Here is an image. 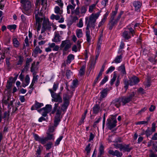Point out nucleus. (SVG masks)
<instances>
[{
    "label": "nucleus",
    "instance_id": "1",
    "mask_svg": "<svg viewBox=\"0 0 157 157\" xmlns=\"http://www.w3.org/2000/svg\"><path fill=\"white\" fill-rule=\"evenodd\" d=\"M21 2L22 5V12L27 15H30L33 10V3L29 0Z\"/></svg>",
    "mask_w": 157,
    "mask_h": 157
},
{
    "label": "nucleus",
    "instance_id": "2",
    "mask_svg": "<svg viewBox=\"0 0 157 157\" xmlns=\"http://www.w3.org/2000/svg\"><path fill=\"white\" fill-rule=\"evenodd\" d=\"M35 15L36 23H35V28L37 29V31H40L41 27V23L43 21V19L42 17H40L39 16H41L42 13L39 12V9L36 10L35 11Z\"/></svg>",
    "mask_w": 157,
    "mask_h": 157
},
{
    "label": "nucleus",
    "instance_id": "3",
    "mask_svg": "<svg viewBox=\"0 0 157 157\" xmlns=\"http://www.w3.org/2000/svg\"><path fill=\"white\" fill-rule=\"evenodd\" d=\"M50 92L51 96L52 98V101L55 102H58L59 103H61L62 102L63 100L61 96V92L56 93L54 92L52 90L50 89H49Z\"/></svg>",
    "mask_w": 157,
    "mask_h": 157
},
{
    "label": "nucleus",
    "instance_id": "4",
    "mask_svg": "<svg viewBox=\"0 0 157 157\" xmlns=\"http://www.w3.org/2000/svg\"><path fill=\"white\" fill-rule=\"evenodd\" d=\"M71 44L70 41L66 40L62 41L60 47L63 52L67 51L71 47Z\"/></svg>",
    "mask_w": 157,
    "mask_h": 157
},
{
    "label": "nucleus",
    "instance_id": "5",
    "mask_svg": "<svg viewBox=\"0 0 157 157\" xmlns=\"http://www.w3.org/2000/svg\"><path fill=\"white\" fill-rule=\"evenodd\" d=\"M42 26L41 28V33H44L47 29L50 30L51 28V23L48 19H44L43 20Z\"/></svg>",
    "mask_w": 157,
    "mask_h": 157
},
{
    "label": "nucleus",
    "instance_id": "6",
    "mask_svg": "<svg viewBox=\"0 0 157 157\" xmlns=\"http://www.w3.org/2000/svg\"><path fill=\"white\" fill-rule=\"evenodd\" d=\"M117 123V121L116 119L111 118L107 119L106 125L109 129L111 130L116 126Z\"/></svg>",
    "mask_w": 157,
    "mask_h": 157
},
{
    "label": "nucleus",
    "instance_id": "7",
    "mask_svg": "<svg viewBox=\"0 0 157 157\" xmlns=\"http://www.w3.org/2000/svg\"><path fill=\"white\" fill-rule=\"evenodd\" d=\"M52 109V106L51 105H47L45 107L39 110L38 111L41 113L42 112V115L45 117L47 116V114L51 111Z\"/></svg>",
    "mask_w": 157,
    "mask_h": 157
},
{
    "label": "nucleus",
    "instance_id": "8",
    "mask_svg": "<svg viewBox=\"0 0 157 157\" xmlns=\"http://www.w3.org/2000/svg\"><path fill=\"white\" fill-rule=\"evenodd\" d=\"M134 96V93L131 94L129 96H123L120 97L122 105H124L126 104L129 102L133 98Z\"/></svg>",
    "mask_w": 157,
    "mask_h": 157
},
{
    "label": "nucleus",
    "instance_id": "9",
    "mask_svg": "<svg viewBox=\"0 0 157 157\" xmlns=\"http://www.w3.org/2000/svg\"><path fill=\"white\" fill-rule=\"evenodd\" d=\"M96 23L91 21L88 20V18L86 17L85 19V24L86 25V29L90 30V28H91L93 29L95 28Z\"/></svg>",
    "mask_w": 157,
    "mask_h": 157
},
{
    "label": "nucleus",
    "instance_id": "10",
    "mask_svg": "<svg viewBox=\"0 0 157 157\" xmlns=\"http://www.w3.org/2000/svg\"><path fill=\"white\" fill-rule=\"evenodd\" d=\"M122 103L120 97L116 98L113 100L111 103V105L113 106H115L117 108H119L121 105Z\"/></svg>",
    "mask_w": 157,
    "mask_h": 157
},
{
    "label": "nucleus",
    "instance_id": "11",
    "mask_svg": "<svg viewBox=\"0 0 157 157\" xmlns=\"http://www.w3.org/2000/svg\"><path fill=\"white\" fill-rule=\"evenodd\" d=\"M100 15V12L96 13H93L90 16L88 20L96 23V20Z\"/></svg>",
    "mask_w": 157,
    "mask_h": 157
},
{
    "label": "nucleus",
    "instance_id": "12",
    "mask_svg": "<svg viewBox=\"0 0 157 157\" xmlns=\"http://www.w3.org/2000/svg\"><path fill=\"white\" fill-rule=\"evenodd\" d=\"M132 149V147H130L129 144H122L120 151H123V152H129Z\"/></svg>",
    "mask_w": 157,
    "mask_h": 157
},
{
    "label": "nucleus",
    "instance_id": "13",
    "mask_svg": "<svg viewBox=\"0 0 157 157\" xmlns=\"http://www.w3.org/2000/svg\"><path fill=\"white\" fill-rule=\"evenodd\" d=\"M139 82V78L137 77L134 76L129 79V85L133 86L137 84Z\"/></svg>",
    "mask_w": 157,
    "mask_h": 157
},
{
    "label": "nucleus",
    "instance_id": "14",
    "mask_svg": "<svg viewBox=\"0 0 157 157\" xmlns=\"http://www.w3.org/2000/svg\"><path fill=\"white\" fill-rule=\"evenodd\" d=\"M109 153L113 156H115L117 157H121L123 154L118 150H116L114 151L112 150H110L108 151Z\"/></svg>",
    "mask_w": 157,
    "mask_h": 157
},
{
    "label": "nucleus",
    "instance_id": "15",
    "mask_svg": "<svg viewBox=\"0 0 157 157\" xmlns=\"http://www.w3.org/2000/svg\"><path fill=\"white\" fill-rule=\"evenodd\" d=\"M118 21L117 20L114 21L110 20L107 25L108 29L110 30H111L113 27L117 24Z\"/></svg>",
    "mask_w": 157,
    "mask_h": 157
},
{
    "label": "nucleus",
    "instance_id": "16",
    "mask_svg": "<svg viewBox=\"0 0 157 157\" xmlns=\"http://www.w3.org/2000/svg\"><path fill=\"white\" fill-rule=\"evenodd\" d=\"M108 91V89L107 88L103 90L100 93V99H102L105 98L107 95Z\"/></svg>",
    "mask_w": 157,
    "mask_h": 157
},
{
    "label": "nucleus",
    "instance_id": "17",
    "mask_svg": "<svg viewBox=\"0 0 157 157\" xmlns=\"http://www.w3.org/2000/svg\"><path fill=\"white\" fill-rule=\"evenodd\" d=\"M123 58V54L121 53L119 56H117L112 62V63H121L122 61Z\"/></svg>",
    "mask_w": 157,
    "mask_h": 157
},
{
    "label": "nucleus",
    "instance_id": "18",
    "mask_svg": "<svg viewBox=\"0 0 157 157\" xmlns=\"http://www.w3.org/2000/svg\"><path fill=\"white\" fill-rule=\"evenodd\" d=\"M133 5L135 8V10H138L142 6V3L138 1H135L133 2Z\"/></svg>",
    "mask_w": 157,
    "mask_h": 157
},
{
    "label": "nucleus",
    "instance_id": "19",
    "mask_svg": "<svg viewBox=\"0 0 157 157\" xmlns=\"http://www.w3.org/2000/svg\"><path fill=\"white\" fill-rule=\"evenodd\" d=\"M123 37L126 40H128L131 38V34L129 31H125L122 34Z\"/></svg>",
    "mask_w": 157,
    "mask_h": 157
},
{
    "label": "nucleus",
    "instance_id": "20",
    "mask_svg": "<svg viewBox=\"0 0 157 157\" xmlns=\"http://www.w3.org/2000/svg\"><path fill=\"white\" fill-rule=\"evenodd\" d=\"M60 36L58 32H55L54 37L52 41L55 42H58L61 41Z\"/></svg>",
    "mask_w": 157,
    "mask_h": 157
},
{
    "label": "nucleus",
    "instance_id": "21",
    "mask_svg": "<svg viewBox=\"0 0 157 157\" xmlns=\"http://www.w3.org/2000/svg\"><path fill=\"white\" fill-rule=\"evenodd\" d=\"M55 13L59 15H61L63 12V8L58 6H56L54 8Z\"/></svg>",
    "mask_w": 157,
    "mask_h": 157
},
{
    "label": "nucleus",
    "instance_id": "22",
    "mask_svg": "<svg viewBox=\"0 0 157 157\" xmlns=\"http://www.w3.org/2000/svg\"><path fill=\"white\" fill-rule=\"evenodd\" d=\"M75 58V56L72 54H69L67 57V59L66 60V63L67 64L71 63L72 61Z\"/></svg>",
    "mask_w": 157,
    "mask_h": 157
},
{
    "label": "nucleus",
    "instance_id": "23",
    "mask_svg": "<svg viewBox=\"0 0 157 157\" xmlns=\"http://www.w3.org/2000/svg\"><path fill=\"white\" fill-rule=\"evenodd\" d=\"M69 104V102H63V104L61 105V110L62 111L64 112H66Z\"/></svg>",
    "mask_w": 157,
    "mask_h": 157
},
{
    "label": "nucleus",
    "instance_id": "24",
    "mask_svg": "<svg viewBox=\"0 0 157 157\" xmlns=\"http://www.w3.org/2000/svg\"><path fill=\"white\" fill-rule=\"evenodd\" d=\"M86 41L88 43H90L92 38L90 35V30L86 29Z\"/></svg>",
    "mask_w": 157,
    "mask_h": 157
},
{
    "label": "nucleus",
    "instance_id": "25",
    "mask_svg": "<svg viewBox=\"0 0 157 157\" xmlns=\"http://www.w3.org/2000/svg\"><path fill=\"white\" fill-rule=\"evenodd\" d=\"M93 110L94 113H98L100 110V107L99 105L98 104L95 105L93 108Z\"/></svg>",
    "mask_w": 157,
    "mask_h": 157
},
{
    "label": "nucleus",
    "instance_id": "26",
    "mask_svg": "<svg viewBox=\"0 0 157 157\" xmlns=\"http://www.w3.org/2000/svg\"><path fill=\"white\" fill-rule=\"evenodd\" d=\"M80 14H84L86 12L87 7L85 5L81 6L79 7Z\"/></svg>",
    "mask_w": 157,
    "mask_h": 157
},
{
    "label": "nucleus",
    "instance_id": "27",
    "mask_svg": "<svg viewBox=\"0 0 157 157\" xmlns=\"http://www.w3.org/2000/svg\"><path fill=\"white\" fill-rule=\"evenodd\" d=\"M75 6L76 5H72L71 4H69L67 6V13L70 14L71 13L70 10H71V12L73 11L74 10Z\"/></svg>",
    "mask_w": 157,
    "mask_h": 157
},
{
    "label": "nucleus",
    "instance_id": "28",
    "mask_svg": "<svg viewBox=\"0 0 157 157\" xmlns=\"http://www.w3.org/2000/svg\"><path fill=\"white\" fill-rule=\"evenodd\" d=\"M99 149V155H98V157H101V155L104 153V147L102 143L100 144Z\"/></svg>",
    "mask_w": 157,
    "mask_h": 157
},
{
    "label": "nucleus",
    "instance_id": "29",
    "mask_svg": "<svg viewBox=\"0 0 157 157\" xmlns=\"http://www.w3.org/2000/svg\"><path fill=\"white\" fill-rule=\"evenodd\" d=\"M76 34L77 37L78 38H80L83 36V32L82 29H77L76 30Z\"/></svg>",
    "mask_w": 157,
    "mask_h": 157
},
{
    "label": "nucleus",
    "instance_id": "30",
    "mask_svg": "<svg viewBox=\"0 0 157 157\" xmlns=\"http://www.w3.org/2000/svg\"><path fill=\"white\" fill-rule=\"evenodd\" d=\"M70 98L69 95L68 93L63 94V102H69V99Z\"/></svg>",
    "mask_w": 157,
    "mask_h": 157
},
{
    "label": "nucleus",
    "instance_id": "31",
    "mask_svg": "<svg viewBox=\"0 0 157 157\" xmlns=\"http://www.w3.org/2000/svg\"><path fill=\"white\" fill-rule=\"evenodd\" d=\"M86 70V66H82L79 71V75L80 76H82L84 75L85 72Z\"/></svg>",
    "mask_w": 157,
    "mask_h": 157
},
{
    "label": "nucleus",
    "instance_id": "32",
    "mask_svg": "<svg viewBox=\"0 0 157 157\" xmlns=\"http://www.w3.org/2000/svg\"><path fill=\"white\" fill-rule=\"evenodd\" d=\"M42 52V51L40 49L39 46H36L35 49L34 50L33 52V53L36 55L35 57L36 56V55L38 54V53H41Z\"/></svg>",
    "mask_w": 157,
    "mask_h": 157
},
{
    "label": "nucleus",
    "instance_id": "33",
    "mask_svg": "<svg viewBox=\"0 0 157 157\" xmlns=\"http://www.w3.org/2000/svg\"><path fill=\"white\" fill-rule=\"evenodd\" d=\"M10 97L8 96L7 98L4 97L2 99V102L5 105H7L8 104L9 101L10 100Z\"/></svg>",
    "mask_w": 157,
    "mask_h": 157
},
{
    "label": "nucleus",
    "instance_id": "34",
    "mask_svg": "<svg viewBox=\"0 0 157 157\" xmlns=\"http://www.w3.org/2000/svg\"><path fill=\"white\" fill-rule=\"evenodd\" d=\"M50 133L49 132H47V136L46 137L48 141L51 140H54V139L55 138L54 136V134Z\"/></svg>",
    "mask_w": 157,
    "mask_h": 157
},
{
    "label": "nucleus",
    "instance_id": "35",
    "mask_svg": "<svg viewBox=\"0 0 157 157\" xmlns=\"http://www.w3.org/2000/svg\"><path fill=\"white\" fill-rule=\"evenodd\" d=\"M62 110H60V108L59 107L58 109H57L55 117L60 118V116L62 113Z\"/></svg>",
    "mask_w": 157,
    "mask_h": 157
},
{
    "label": "nucleus",
    "instance_id": "36",
    "mask_svg": "<svg viewBox=\"0 0 157 157\" xmlns=\"http://www.w3.org/2000/svg\"><path fill=\"white\" fill-rule=\"evenodd\" d=\"M72 14H75L76 15H79L80 14L79 7L78 6L76 9L71 12Z\"/></svg>",
    "mask_w": 157,
    "mask_h": 157
},
{
    "label": "nucleus",
    "instance_id": "37",
    "mask_svg": "<svg viewBox=\"0 0 157 157\" xmlns=\"http://www.w3.org/2000/svg\"><path fill=\"white\" fill-rule=\"evenodd\" d=\"M119 70L123 74L125 75L126 74L125 67L124 65H122L119 67Z\"/></svg>",
    "mask_w": 157,
    "mask_h": 157
},
{
    "label": "nucleus",
    "instance_id": "38",
    "mask_svg": "<svg viewBox=\"0 0 157 157\" xmlns=\"http://www.w3.org/2000/svg\"><path fill=\"white\" fill-rule=\"evenodd\" d=\"M53 145V143L51 142H49L46 144L44 145L46 147V149L47 150L50 149L52 146Z\"/></svg>",
    "mask_w": 157,
    "mask_h": 157
},
{
    "label": "nucleus",
    "instance_id": "39",
    "mask_svg": "<svg viewBox=\"0 0 157 157\" xmlns=\"http://www.w3.org/2000/svg\"><path fill=\"white\" fill-rule=\"evenodd\" d=\"M13 41L14 46L16 48L18 47L20 43L17 38H13Z\"/></svg>",
    "mask_w": 157,
    "mask_h": 157
},
{
    "label": "nucleus",
    "instance_id": "40",
    "mask_svg": "<svg viewBox=\"0 0 157 157\" xmlns=\"http://www.w3.org/2000/svg\"><path fill=\"white\" fill-rule=\"evenodd\" d=\"M117 13L114 11H113L111 13L110 20L117 21V18H115V17L116 16Z\"/></svg>",
    "mask_w": 157,
    "mask_h": 157
},
{
    "label": "nucleus",
    "instance_id": "41",
    "mask_svg": "<svg viewBox=\"0 0 157 157\" xmlns=\"http://www.w3.org/2000/svg\"><path fill=\"white\" fill-rule=\"evenodd\" d=\"M96 4L97 3L93 4L89 6V12L92 13L93 12V10L96 8Z\"/></svg>",
    "mask_w": 157,
    "mask_h": 157
},
{
    "label": "nucleus",
    "instance_id": "42",
    "mask_svg": "<svg viewBox=\"0 0 157 157\" xmlns=\"http://www.w3.org/2000/svg\"><path fill=\"white\" fill-rule=\"evenodd\" d=\"M117 78V75L115 72H114L113 77L111 79L110 81V84L111 86H112L114 83V82L115 81Z\"/></svg>",
    "mask_w": 157,
    "mask_h": 157
},
{
    "label": "nucleus",
    "instance_id": "43",
    "mask_svg": "<svg viewBox=\"0 0 157 157\" xmlns=\"http://www.w3.org/2000/svg\"><path fill=\"white\" fill-rule=\"evenodd\" d=\"M102 75L98 74L97 77L94 80V83L93 84V86H94L95 84L98 82V81L100 80V78Z\"/></svg>",
    "mask_w": 157,
    "mask_h": 157
},
{
    "label": "nucleus",
    "instance_id": "44",
    "mask_svg": "<svg viewBox=\"0 0 157 157\" xmlns=\"http://www.w3.org/2000/svg\"><path fill=\"white\" fill-rule=\"evenodd\" d=\"M16 28L17 25L15 24L9 25L7 26V29L10 31L13 29V30H15Z\"/></svg>",
    "mask_w": 157,
    "mask_h": 157
},
{
    "label": "nucleus",
    "instance_id": "45",
    "mask_svg": "<svg viewBox=\"0 0 157 157\" xmlns=\"http://www.w3.org/2000/svg\"><path fill=\"white\" fill-rule=\"evenodd\" d=\"M47 141L48 140L46 137H43L41 138L39 142L42 144H45Z\"/></svg>",
    "mask_w": 157,
    "mask_h": 157
},
{
    "label": "nucleus",
    "instance_id": "46",
    "mask_svg": "<svg viewBox=\"0 0 157 157\" xmlns=\"http://www.w3.org/2000/svg\"><path fill=\"white\" fill-rule=\"evenodd\" d=\"M60 121V118L55 117V119L54 121V125L53 126L55 127H56L59 124Z\"/></svg>",
    "mask_w": 157,
    "mask_h": 157
},
{
    "label": "nucleus",
    "instance_id": "47",
    "mask_svg": "<svg viewBox=\"0 0 157 157\" xmlns=\"http://www.w3.org/2000/svg\"><path fill=\"white\" fill-rule=\"evenodd\" d=\"M55 127L53 125H50L49 126L48 129V130L47 132L52 133L53 132L55 129Z\"/></svg>",
    "mask_w": 157,
    "mask_h": 157
},
{
    "label": "nucleus",
    "instance_id": "48",
    "mask_svg": "<svg viewBox=\"0 0 157 157\" xmlns=\"http://www.w3.org/2000/svg\"><path fill=\"white\" fill-rule=\"evenodd\" d=\"M124 88L126 90H127L128 88V86L129 85V80L128 81L126 79H124Z\"/></svg>",
    "mask_w": 157,
    "mask_h": 157
},
{
    "label": "nucleus",
    "instance_id": "49",
    "mask_svg": "<svg viewBox=\"0 0 157 157\" xmlns=\"http://www.w3.org/2000/svg\"><path fill=\"white\" fill-rule=\"evenodd\" d=\"M50 18L52 20L55 19L56 20H58L59 19L60 16L58 15H55L53 14L51 16Z\"/></svg>",
    "mask_w": 157,
    "mask_h": 157
},
{
    "label": "nucleus",
    "instance_id": "50",
    "mask_svg": "<svg viewBox=\"0 0 157 157\" xmlns=\"http://www.w3.org/2000/svg\"><path fill=\"white\" fill-rule=\"evenodd\" d=\"M56 2L59 7L63 8L64 4L62 0H56Z\"/></svg>",
    "mask_w": 157,
    "mask_h": 157
},
{
    "label": "nucleus",
    "instance_id": "51",
    "mask_svg": "<svg viewBox=\"0 0 157 157\" xmlns=\"http://www.w3.org/2000/svg\"><path fill=\"white\" fill-rule=\"evenodd\" d=\"M43 106V104L42 103H40L36 101L34 105V106L36 109H39Z\"/></svg>",
    "mask_w": 157,
    "mask_h": 157
},
{
    "label": "nucleus",
    "instance_id": "52",
    "mask_svg": "<svg viewBox=\"0 0 157 157\" xmlns=\"http://www.w3.org/2000/svg\"><path fill=\"white\" fill-rule=\"evenodd\" d=\"M63 138V136H60L59 137V138H58L57 140L56 141L55 143V146H57L59 145V144L60 141L62 140Z\"/></svg>",
    "mask_w": 157,
    "mask_h": 157
},
{
    "label": "nucleus",
    "instance_id": "53",
    "mask_svg": "<svg viewBox=\"0 0 157 157\" xmlns=\"http://www.w3.org/2000/svg\"><path fill=\"white\" fill-rule=\"evenodd\" d=\"M59 83L58 82H55L54 83L53 86V90H52L53 91H56L58 87Z\"/></svg>",
    "mask_w": 157,
    "mask_h": 157
},
{
    "label": "nucleus",
    "instance_id": "54",
    "mask_svg": "<svg viewBox=\"0 0 157 157\" xmlns=\"http://www.w3.org/2000/svg\"><path fill=\"white\" fill-rule=\"evenodd\" d=\"M32 59L31 58H27L26 62V65L25 66V68H27L29 67L30 63L31 62Z\"/></svg>",
    "mask_w": 157,
    "mask_h": 157
},
{
    "label": "nucleus",
    "instance_id": "55",
    "mask_svg": "<svg viewBox=\"0 0 157 157\" xmlns=\"http://www.w3.org/2000/svg\"><path fill=\"white\" fill-rule=\"evenodd\" d=\"M72 85L71 86V88H74L78 84V81L77 79H74L73 81Z\"/></svg>",
    "mask_w": 157,
    "mask_h": 157
},
{
    "label": "nucleus",
    "instance_id": "56",
    "mask_svg": "<svg viewBox=\"0 0 157 157\" xmlns=\"http://www.w3.org/2000/svg\"><path fill=\"white\" fill-rule=\"evenodd\" d=\"M152 132L151 131L149 128H147L145 131L144 134H145L147 137H148L149 136L151 135L152 133Z\"/></svg>",
    "mask_w": 157,
    "mask_h": 157
},
{
    "label": "nucleus",
    "instance_id": "57",
    "mask_svg": "<svg viewBox=\"0 0 157 157\" xmlns=\"http://www.w3.org/2000/svg\"><path fill=\"white\" fill-rule=\"evenodd\" d=\"M23 57L21 56H19V60L17 63V65H20L22 64L23 61Z\"/></svg>",
    "mask_w": 157,
    "mask_h": 157
},
{
    "label": "nucleus",
    "instance_id": "58",
    "mask_svg": "<svg viewBox=\"0 0 157 157\" xmlns=\"http://www.w3.org/2000/svg\"><path fill=\"white\" fill-rule=\"evenodd\" d=\"M124 44L122 42H121L120 45V48L118 52V53L121 52L122 51V49L124 48Z\"/></svg>",
    "mask_w": 157,
    "mask_h": 157
},
{
    "label": "nucleus",
    "instance_id": "59",
    "mask_svg": "<svg viewBox=\"0 0 157 157\" xmlns=\"http://www.w3.org/2000/svg\"><path fill=\"white\" fill-rule=\"evenodd\" d=\"M108 80V78L107 76H105L104 78L101 81L100 83L101 85H102L105 83Z\"/></svg>",
    "mask_w": 157,
    "mask_h": 157
},
{
    "label": "nucleus",
    "instance_id": "60",
    "mask_svg": "<svg viewBox=\"0 0 157 157\" xmlns=\"http://www.w3.org/2000/svg\"><path fill=\"white\" fill-rule=\"evenodd\" d=\"M115 69L114 67L113 66H111L109 67L107 71H106V73L107 74H108L109 73L113 71Z\"/></svg>",
    "mask_w": 157,
    "mask_h": 157
},
{
    "label": "nucleus",
    "instance_id": "61",
    "mask_svg": "<svg viewBox=\"0 0 157 157\" xmlns=\"http://www.w3.org/2000/svg\"><path fill=\"white\" fill-rule=\"evenodd\" d=\"M72 74V72L70 70H67L66 71V75L67 78L69 79L70 78V75Z\"/></svg>",
    "mask_w": 157,
    "mask_h": 157
},
{
    "label": "nucleus",
    "instance_id": "62",
    "mask_svg": "<svg viewBox=\"0 0 157 157\" xmlns=\"http://www.w3.org/2000/svg\"><path fill=\"white\" fill-rule=\"evenodd\" d=\"M41 153V151L40 149V147H38L37 149L36 153V156H40V154Z\"/></svg>",
    "mask_w": 157,
    "mask_h": 157
},
{
    "label": "nucleus",
    "instance_id": "63",
    "mask_svg": "<svg viewBox=\"0 0 157 157\" xmlns=\"http://www.w3.org/2000/svg\"><path fill=\"white\" fill-rule=\"evenodd\" d=\"M149 151L150 152L149 155V157H157V155L154 154L152 150H150Z\"/></svg>",
    "mask_w": 157,
    "mask_h": 157
},
{
    "label": "nucleus",
    "instance_id": "64",
    "mask_svg": "<svg viewBox=\"0 0 157 157\" xmlns=\"http://www.w3.org/2000/svg\"><path fill=\"white\" fill-rule=\"evenodd\" d=\"M9 113L8 111H5L3 113V116L2 117V118L5 119L6 118L8 117L9 116Z\"/></svg>",
    "mask_w": 157,
    "mask_h": 157
}]
</instances>
